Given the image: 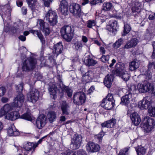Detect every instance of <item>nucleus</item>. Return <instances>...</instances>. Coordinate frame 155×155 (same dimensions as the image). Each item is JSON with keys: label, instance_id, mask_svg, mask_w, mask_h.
I'll use <instances>...</instances> for the list:
<instances>
[{"label": "nucleus", "instance_id": "obj_1", "mask_svg": "<svg viewBox=\"0 0 155 155\" xmlns=\"http://www.w3.org/2000/svg\"><path fill=\"white\" fill-rule=\"evenodd\" d=\"M25 98L22 94L17 96L14 100V102L5 105L0 110V117L5 115L8 112L14 110L15 108H20L21 107L24 102Z\"/></svg>", "mask_w": 155, "mask_h": 155}, {"label": "nucleus", "instance_id": "obj_2", "mask_svg": "<svg viewBox=\"0 0 155 155\" xmlns=\"http://www.w3.org/2000/svg\"><path fill=\"white\" fill-rule=\"evenodd\" d=\"M74 31L71 26L65 25L61 28L60 32L63 39L67 42H70L73 37Z\"/></svg>", "mask_w": 155, "mask_h": 155}, {"label": "nucleus", "instance_id": "obj_3", "mask_svg": "<svg viewBox=\"0 0 155 155\" xmlns=\"http://www.w3.org/2000/svg\"><path fill=\"white\" fill-rule=\"evenodd\" d=\"M37 64L36 59L33 57L27 58L23 62L22 69L23 71H29L36 67Z\"/></svg>", "mask_w": 155, "mask_h": 155}, {"label": "nucleus", "instance_id": "obj_4", "mask_svg": "<svg viewBox=\"0 0 155 155\" xmlns=\"http://www.w3.org/2000/svg\"><path fill=\"white\" fill-rule=\"evenodd\" d=\"M141 128L145 133L150 132L153 129L155 125L154 120L148 116L144 117L142 124H141Z\"/></svg>", "mask_w": 155, "mask_h": 155}, {"label": "nucleus", "instance_id": "obj_5", "mask_svg": "<svg viewBox=\"0 0 155 155\" xmlns=\"http://www.w3.org/2000/svg\"><path fill=\"white\" fill-rule=\"evenodd\" d=\"M69 11L73 15L77 18H80L84 13L81 10V5L77 3H73L69 6Z\"/></svg>", "mask_w": 155, "mask_h": 155}, {"label": "nucleus", "instance_id": "obj_6", "mask_svg": "<svg viewBox=\"0 0 155 155\" xmlns=\"http://www.w3.org/2000/svg\"><path fill=\"white\" fill-rule=\"evenodd\" d=\"M86 96L83 92H77L73 96V101L78 105H81L84 104L86 101Z\"/></svg>", "mask_w": 155, "mask_h": 155}, {"label": "nucleus", "instance_id": "obj_7", "mask_svg": "<svg viewBox=\"0 0 155 155\" xmlns=\"http://www.w3.org/2000/svg\"><path fill=\"white\" fill-rule=\"evenodd\" d=\"M57 17L55 12L49 10L46 14L45 18L48 21L50 25L53 26L57 22Z\"/></svg>", "mask_w": 155, "mask_h": 155}, {"label": "nucleus", "instance_id": "obj_8", "mask_svg": "<svg viewBox=\"0 0 155 155\" xmlns=\"http://www.w3.org/2000/svg\"><path fill=\"white\" fill-rule=\"evenodd\" d=\"M40 92L37 89L32 88L28 93L27 98L28 100L33 103H35L38 101L39 97Z\"/></svg>", "mask_w": 155, "mask_h": 155}, {"label": "nucleus", "instance_id": "obj_9", "mask_svg": "<svg viewBox=\"0 0 155 155\" xmlns=\"http://www.w3.org/2000/svg\"><path fill=\"white\" fill-rule=\"evenodd\" d=\"M82 141L81 136L77 134H74L72 138H71V147L73 150L78 149L81 146Z\"/></svg>", "mask_w": 155, "mask_h": 155}, {"label": "nucleus", "instance_id": "obj_10", "mask_svg": "<svg viewBox=\"0 0 155 155\" xmlns=\"http://www.w3.org/2000/svg\"><path fill=\"white\" fill-rule=\"evenodd\" d=\"M114 72V74L123 78V75L125 74L126 71L125 65L122 62H119L116 64Z\"/></svg>", "mask_w": 155, "mask_h": 155}, {"label": "nucleus", "instance_id": "obj_11", "mask_svg": "<svg viewBox=\"0 0 155 155\" xmlns=\"http://www.w3.org/2000/svg\"><path fill=\"white\" fill-rule=\"evenodd\" d=\"M152 103L150 98L146 97L139 102V107L141 109H146L152 107Z\"/></svg>", "mask_w": 155, "mask_h": 155}, {"label": "nucleus", "instance_id": "obj_12", "mask_svg": "<svg viewBox=\"0 0 155 155\" xmlns=\"http://www.w3.org/2000/svg\"><path fill=\"white\" fill-rule=\"evenodd\" d=\"M38 22H39V28L42 30L44 35L45 36L48 35L51 32L48 25L42 19H39Z\"/></svg>", "mask_w": 155, "mask_h": 155}, {"label": "nucleus", "instance_id": "obj_13", "mask_svg": "<svg viewBox=\"0 0 155 155\" xmlns=\"http://www.w3.org/2000/svg\"><path fill=\"white\" fill-rule=\"evenodd\" d=\"M86 149L89 152L94 153L99 151L100 147L98 144L93 142H88L87 145Z\"/></svg>", "mask_w": 155, "mask_h": 155}, {"label": "nucleus", "instance_id": "obj_14", "mask_svg": "<svg viewBox=\"0 0 155 155\" xmlns=\"http://www.w3.org/2000/svg\"><path fill=\"white\" fill-rule=\"evenodd\" d=\"M68 2L66 0H62L59 5V10L61 14L65 16L68 14Z\"/></svg>", "mask_w": 155, "mask_h": 155}, {"label": "nucleus", "instance_id": "obj_15", "mask_svg": "<svg viewBox=\"0 0 155 155\" xmlns=\"http://www.w3.org/2000/svg\"><path fill=\"white\" fill-rule=\"evenodd\" d=\"M46 124V118L44 114L40 115L36 121V126L39 129L43 128Z\"/></svg>", "mask_w": 155, "mask_h": 155}, {"label": "nucleus", "instance_id": "obj_16", "mask_svg": "<svg viewBox=\"0 0 155 155\" xmlns=\"http://www.w3.org/2000/svg\"><path fill=\"white\" fill-rule=\"evenodd\" d=\"M30 33L33 34L35 35H36L40 39L42 45L45 43V40L41 32L38 30H35L33 29L30 30L29 31H25L24 32L23 34L25 36L28 35Z\"/></svg>", "mask_w": 155, "mask_h": 155}, {"label": "nucleus", "instance_id": "obj_17", "mask_svg": "<svg viewBox=\"0 0 155 155\" xmlns=\"http://www.w3.org/2000/svg\"><path fill=\"white\" fill-rule=\"evenodd\" d=\"M137 87L139 91L141 93L149 91L152 87V84L145 81L143 83L138 84Z\"/></svg>", "mask_w": 155, "mask_h": 155}, {"label": "nucleus", "instance_id": "obj_18", "mask_svg": "<svg viewBox=\"0 0 155 155\" xmlns=\"http://www.w3.org/2000/svg\"><path fill=\"white\" fill-rule=\"evenodd\" d=\"M126 15V12L125 10H123L121 13H120L119 15H114L112 16L113 18H116L117 19H122L124 23V29L123 30V32L121 33L122 36H125L126 35V25L125 24L124 20L123 19L125 17Z\"/></svg>", "mask_w": 155, "mask_h": 155}, {"label": "nucleus", "instance_id": "obj_19", "mask_svg": "<svg viewBox=\"0 0 155 155\" xmlns=\"http://www.w3.org/2000/svg\"><path fill=\"white\" fill-rule=\"evenodd\" d=\"M115 103L113 102L106 100V99L104 98L102 100L101 104V106L105 109L110 110L114 107Z\"/></svg>", "mask_w": 155, "mask_h": 155}, {"label": "nucleus", "instance_id": "obj_20", "mask_svg": "<svg viewBox=\"0 0 155 155\" xmlns=\"http://www.w3.org/2000/svg\"><path fill=\"white\" fill-rule=\"evenodd\" d=\"M130 118L132 123L135 126L139 125L141 122L140 116L136 112L131 114L130 115Z\"/></svg>", "mask_w": 155, "mask_h": 155}, {"label": "nucleus", "instance_id": "obj_21", "mask_svg": "<svg viewBox=\"0 0 155 155\" xmlns=\"http://www.w3.org/2000/svg\"><path fill=\"white\" fill-rule=\"evenodd\" d=\"M19 114L17 111H14L10 113H7L5 114V117L8 120L13 121L19 118Z\"/></svg>", "mask_w": 155, "mask_h": 155}, {"label": "nucleus", "instance_id": "obj_22", "mask_svg": "<svg viewBox=\"0 0 155 155\" xmlns=\"http://www.w3.org/2000/svg\"><path fill=\"white\" fill-rule=\"evenodd\" d=\"M109 22L110 25L109 26L111 28L110 29H108V30L110 31H111L112 32H116L119 27V26L117 21L114 20L110 21Z\"/></svg>", "mask_w": 155, "mask_h": 155}, {"label": "nucleus", "instance_id": "obj_23", "mask_svg": "<svg viewBox=\"0 0 155 155\" xmlns=\"http://www.w3.org/2000/svg\"><path fill=\"white\" fill-rule=\"evenodd\" d=\"M62 90L63 93H65L67 94L69 97H71L72 95L73 91L71 87L66 86L62 84V87H59Z\"/></svg>", "mask_w": 155, "mask_h": 155}, {"label": "nucleus", "instance_id": "obj_24", "mask_svg": "<svg viewBox=\"0 0 155 155\" xmlns=\"http://www.w3.org/2000/svg\"><path fill=\"white\" fill-rule=\"evenodd\" d=\"M54 51L57 55L61 53L63 50V46L61 42H60L55 45L54 46Z\"/></svg>", "mask_w": 155, "mask_h": 155}, {"label": "nucleus", "instance_id": "obj_25", "mask_svg": "<svg viewBox=\"0 0 155 155\" xmlns=\"http://www.w3.org/2000/svg\"><path fill=\"white\" fill-rule=\"evenodd\" d=\"M84 63L88 66H94L97 63V61L92 59L90 55L85 58Z\"/></svg>", "mask_w": 155, "mask_h": 155}, {"label": "nucleus", "instance_id": "obj_26", "mask_svg": "<svg viewBox=\"0 0 155 155\" xmlns=\"http://www.w3.org/2000/svg\"><path fill=\"white\" fill-rule=\"evenodd\" d=\"M8 133L9 136H16L19 134V132L16 130L14 125L11 124L9 127L8 130Z\"/></svg>", "mask_w": 155, "mask_h": 155}, {"label": "nucleus", "instance_id": "obj_27", "mask_svg": "<svg viewBox=\"0 0 155 155\" xmlns=\"http://www.w3.org/2000/svg\"><path fill=\"white\" fill-rule=\"evenodd\" d=\"M28 7L30 8L33 13L36 10L37 0H26Z\"/></svg>", "mask_w": 155, "mask_h": 155}, {"label": "nucleus", "instance_id": "obj_28", "mask_svg": "<svg viewBox=\"0 0 155 155\" xmlns=\"http://www.w3.org/2000/svg\"><path fill=\"white\" fill-rule=\"evenodd\" d=\"M141 4L138 2H136L134 4L132 8V12L134 15H135L138 14L140 12L141 9Z\"/></svg>", "mask_w": 155, "mask_h": 155}, {"label": "nucleus", "instance_id": "obj_29", "mask_svg": "<svg viewBox=\"0 0 155 155\" xmlns=\"http://www.w3.org/2000/svg\"><path fill=\"white\" fill-rule=\"evenodd\" d=\"M113 79V77L111 75H108L106 77L104 82V84L107 87H110Z\"/></svg>", "mask_w": 155, "mask_h": 155}, {"label": "nucleus", "instance_id": "obj_30", "mask_svg": "<svg viewBox=\"0 0 155 155\" xmlns=\"http://www.w3.org/2000/svg\"><path fill=\"white\" fill-rule=\"evenodd\" d=\"M47 117L50 123H52L57 117L56 113L54 111H50L48 112Z\"/></svg>", "mask_w": 155, "mask_h": 155}, {"label": "nucleus", "instance_id": "obj_31", "mask_svg": "<svg viewBox=\"0 0 155 155\" xmlns=\"http://www.w3.org/2000/svg\"><path fill=\"white\" fill-rule=\"evenodd\" d=\"M24 148L26 150L30 151L32 150H35L36 147L35 143L27 142L26 144L24 145Z\"/></svg>", "mask_w": 155, "mask_h": 155}, {"label": "nucleus", "instance_id": "obj_32", "mask_svg": "<svg viewBox=\"0 0 155 155\" xmlns=\"http://www.w3.org/2000/svg\"><path fill=\"white\" fill-rule=\"evenodd\" d=\"M104 135V132L102 130L97 134L94 135V139L97 142L100 143L102 141L103 137Z\"/></svg>", "mask_w": 155, "mask_h": 155}, {"label": "nucleus", "instance_id": "obj_33", "mask_svg": "<svg viewBox=\"0 0 155 155\" xmlns=\"http://www.w3.org/2000/svg\"><path fill=\"white\" fill-rule=\"evenodd\" d=\"M138 40L136 38H134L131 39L127 43V48H130L135 46L138 43Z\"/></svg>", "mask_w": 155, "mask_h": 155}, {"label": "nucleus", "instance_id": "obj_34", "mask_svg": "<svg viewBox=\"0 0 155 155\" xmlns=\"http://www.w3.org/2000/svg\"><path fill=\"white\" fill-rule=\"evenodd\" d=\"M124 40L122 38L118 39L113 44L112 47L115 49L119 48L123 43Z\"/></svg>", "mask_w": 155, "mask_h": 155}, {"label": "nucleus", "instance_id": "obj_35", "mask_svg": "<svg viewBox=\"0 0 155 155\" xmlns=\"http://www.w3.org/2000/svg\"><path fill=\"white\" fill-rule=\"evenodd\" d=\"M139 64L138 62L133 61L129 64V68L131 71H134L138 68Z\"/></svg>", "mask_w": 155, "mask_h": 155}, {"label": "nucleus", "instance_id": "obj_36", "mask_svg": "<svg viewBox=\"0 0 155 155\" xmlns=\"http://www.w3.org/2000/svg\"><path fill=\"white\" fill-rule=\"evenodd\" d=\"M113 6L112 3L110 2H104L102 6V10L106 11H110Z\"/></svg>", "mask_w": 155, "mask_h": 155}, {"label": "nucleus", "instance_id": "obj_37", "mask_svg": "<svg viewBox=\"0 0 155 155\" xmlns=\"http://www.w3.org/2000/svg\"><path fill=\"white\" fill-rule=\"evenodd\" d=\"M60 155H68L65 153H61ZM72 155H87L86 152L83 149H80L74 152Z\"/></svg>", "mask_w": 155, "mask_h": 155}, {"label": "nucleus", "instance_id": "obj_38", "mask_svg": "<svg viewBox=\"0 0 155 155\" xmlns=\"http://www.w3.org/2000/svg\"><path fill=\"white\" fill-rule=\"evenodd\" d=\"M57 90V88L56 87L53 88L51 87L49 88L50 94L52 95V97L54 99L56 97Z\"/></svg>", "mask_w": 155, "mask_h": 155}, {"label": "nucleus", "instance_id": "obj_39", "mask_svg": "<svg viewBox=\"0 0 155 155\" xmlns=\"http://www.w3.org/2000/svg\"><path fill=\"white\" fill-rule=\"evenodd\" d=\"M21 118L30 121L32 120L31 114L28 112L22 114L21 116Z\"/></svg>", "mask_w": 155, "mask_h": 155}, {"label": "nucleus", "instance_id": "obj_40", "mask_svg": "<svg viewBox=\"0 0 155 155\" xmlns=\"http://www.w3.org/2000/svg\"><path fill=\"white\" fill-rule=\"evenodd\" d=\"M97 22L96 20H89L87 21L86 25L87 28H91L93 26H96Z\"/></svg>", "mask_w": 155, "mask_h": 155}, {"label": "nucleus", "instance_id": "obj_41", "mask_svg": "<svg viewBox=\"0 0 155 155\" xmlns=\"http://www.w3.org/2000/svg\"><path fill=\"white\" fill-rule=\"evenodd\" d=\"M108 128H113L116 124V120L115 118H111L110 120L107 121Z\"/></svg>", "mask_w": 155, "mask_h": 155}, {"label": "nucleus", "instance_id": "obj_42", "mask_svg": "<svg viewBox=\"0 0 155 155\" xmlns=\"http://www.w3.org/2000/svg\"><path fill=\"white\" fill-rule=\"evenodd\" d=\"M137 155H146V150L143 147H140L136 149Z\"/></svg>", "mask_w": 155, "mask_h": 155}, {"label": "nucleus", "instance_id": "obj_43", "mask_svg": "<svg viewBox=\"0 0 155 155\" xmlns=\"http://www.w3.org/2000/svg\"><path fill=\"white\" fill-rule=\"evenodd\" d=\"M23 86V83L21 82L20 83V84H18L16 86V89L18 93V95H19L21 94H22L23 95V94H22V91L24 88ZM17 96H18V95Z\"/></svg>", "mask_w": 155, "mask_h": 155}, {"label": "nucleus", "instance_id": "obj_44", "mask_svg": "<svg viewBox=\"0 0 155 155\" xmlns=\"http://www.w3.org/2000/svg\"><path fill=\"white\" fill-rule=\"evenodd\" d=\"M61 109L62 112V114L68 115L69 113L68 111V105L66 104L63 105L61 106Z\"/></svg>", "mask_w": 155, "mask_h": 155}, {"label": "nucleus", "instance_id": "obj_45", "mask_svg": "<svg viewBox=\"0 0 155 155\" xmlns=\"http://www.w3.org/2000/svg\"><path fill=\"white\" fill-rule=\"evenodd\" d=\"M148 112L150 116L152 117L155 116V107H150L148 110Z\"/></svg>", "mask_w": 155, "mask_h": 155}, {"label": "nucleus", "instance_id": "obj_46", "mask_svg": "<svg viewBox=\"0 0 155 155\" xmlns=\"http://www.w3.org/2000/svg\"><path fill=\"white\" fill-rule=\"evenodd\" d=\"M110 56L108 55H104L100 58L101 61L105 63L108 61L109 59Z\"/></svg>", "mask_w": 155, "mask_h": 155}, {"label": "nucleus", "instance_id": "obj_47", "mask_svg": "<svg viewBox=\"0 0 155 155\" xmlns=\"http://www.w3.org/2000/svg\"><path fill=\"white\" fill-rule=\"evenodd\" d=\"M83 78L84 79L85 81L87 82H88L92 80V78L91 76L88 75V73H86L83 76Z\"/></svg>", "mask_w": 155, "mask_h": 155}, {"label": "nucleus", "instance_id": "obj_48", "mask_svg": "<svg viewBox=\"0 0 155 155\" xmlns=\"http://www.w3.org/2000/svg\"><path fill=\"white\" fill-rule=\"evenodd\" d=\"M6 92L5 88L3 86L0 87V97L4 96Z\"/></svg>", "mask_w": 155, "mask_h": 155}, {"label": "nucleus", "instance_id": "obj_49", "mask_svg": "<svg viewBox=\"0 0 155 155\" xmlns=\"http://www.w3.org/2000/svg\"><path fill=\"white\" fill-rule=\"evenodd\" d=\"M107 99H106V100L113 102L115 103V101L114 100L113 96L112 94H108L107 96Z\"/></svg>", "mask_w": 155, "mask_h": 155}, {"label": "nucleus", "instance_id": "obj_50", "mask_svg": "<svg viewBox=\"0 0 155 155\" xmlns=\"http://www.w3.org/2000/svg\"><path fill=\"white\" fill-rule=\"evenodd\" d=\"M102 2V0H92L90 2V4L91 6L95 5L97 4Z\"/></svg>", "mask_w": 155, "mask_h": 155}, {"label": "nucleus", "instance_id": "obj_51", "mask_svg": "<svg viewBox=\"0 0 155 155\" xmlns=\"http://www.w3.org/2000/svg\"><path fill=\"white\" fill-rule=\"evenodd\" d=\"M132 94L130 93V92H129L128 95L127 94V104L129 103L130 101L132 100Z\"/></svg>", "mask_w": 155, "mask_h": 155}, {"label": "nucleus", "instance_id": "obj_52", "mask_svg": "<svg viewBox=\"0 0 155 155\" xmlns=\"http://www.w3.org/2000/svg\"><path fill=\"white\" fill-rule=\"evenodd\" d=\"M121 102L120 104L122 105H126V95L122 97H121Z\"/></svg>", "mask_w": 155, "mask_h": 155}, {"label": "nucleus", "instance_id": "obj_53", "mask_svg": "<svg viewBox=\"0 0 155 155\" xmlns=\"http://www.w3.org/2000/svg\"><path fill=\"white\" fill-rule=\"evenodd\" d=\"M75 48L76 50H78L82 47V45L81 42H78L74 44Z\"/></svg>", "mask_w": 155, "mask_h": 155}, {"label": "nucleus", "instance_id": "obj_54", "mask_svg": "<svg viewBox=\"0 0 155 155\" xmlns=\"http://www.w3.org/2000/svg\"><path fill=\"white\" fill-rule=\"evenodd\" d=\"M28 9L25 6H23L21 9V11L22 15H25L27 13Z\"/></svg>", "mask_w": 155, "mask_h": 155}, {"label": "nucleus", "instance_id": "obj_55", "mask_svg": "<svg viewBox=\"0 0 155 155\" xmlns=\"http://www.w3.org/2000/svg\"><path fill=\"white\" fill-rule=\"evenodd\" d=\"M44 5L45 6L48 7L50 5V3L52 1L51 0H43Z\"/></svg>", "mask_w": 155, "mask_h": 155}, {"label": "nucleus", "instance_id": "obj_56", "mask_svg": "<svg viewBox=\"0 0 155 155\" xmlns=\"http://www.w3.org/2000/svg\"><path fill=\"white\" fill-rule=\"evenodd\" d=\"M152 45L153 47V50L152 55V57L153 58H155V41L153 42Z\"/></svg>", "mask_w": 155, "mask_h": 155}, {"label": "nucleus", "instance_id": "obj_57", "mask_svg": "<svg viewBox=\"0 0 155 155\" xmlns=\"http://www.w3.org/2000/svg\"><path fill=\"white\" fill-rule=\"evenodd\" d=\"M16 3L18 7H21L23 5V2L21 0H17Z\"/></svg>", "mask_w": 155, "mask_h": 155}, {"label": "nucleus", "instance_id": "obj_58", "mask_svg": "<svg viewBox=\"0 0 155 155\" xmlns=\"http://www.w3.org/2000/svg\"><path fill=\"white\" fill-rule=\"evenodd\" d=\"M118 155H126V148L121 149Z\"/></svg>", "mask_w": 155, "mask_h": 155}, {"label": "nucleus", "instance_id": "obj_59", "mask_svg": "<svg viewBox=\"0 0 155 155\" xmlns=\"http://www.w3.org/2000/svg\"><path fill=\"white\" fill-rule=\"evenodd\" d=\"M146 77L148 79H150L152 77V74L150 72L149 70H148L147 71V73L146 74Z\"/></svg>", "mask_w": 155, "mask_h": 155}, {"label": "nucleus", "instance_id": "obj_60", "mask_svg": "<svg viewBox=\"0 0 155 155\" xmlns=\"http://www.w3.org/2000/svg\"><path fill=\"white\" fill-rule=\"evenodd\" d=\"M66 118L64 116H61L60 117L59 122L61 123L65 121Z\"/></svg>", "mask_w": 155, "mask_h": 155}, {"label": "nucleus", "instance_id": "obj_61", "mask_svg": "<svg viewBox=\"0 0 155 155\" xmlns=\"http://www.w3.org/2000/svg\"><path fill=\"white\" fill-rule=\"evenodd\" d=\"M18 39L22 41H24L26 40V37L24 35H21L18 37Z\"/></svg>", "mask_w": 155, "mask_h": 155}, {"label": "nucleus", "instance_id": "obj_62", "mask_svg": "<svg viewBox=\"0 0 155 155\" xmlns=\"http://www.w3.org/2000/svg\"><path fill=\"white\" fill-rule=\"evenodd\" d=\"M100 52L103 55L105 53V50L103 47L101 46L100 47Z\"/></svg>", "mask_w": 155, "mask_h": 155}, {"label": "nucleus", "instance_id": "obj_63", "mask_svg": "<svg viewBox=\"0 0 155 155\" xmlns=\"http://www.w3.org/2000/svg\"><path fill=\"white\" fill-rule=\"evenodd\" d=\"M155 18V13L150 14L149 15L148 18L150 20H152L154 19Z\"/></svg>", "mask_w": 155, "mask_h": 155}, {"label": "nucleus", "instance_id": "obj_64", "mask_svg": "<svg viewBox=\"0 0 155 155\" xmlns=\"http://www.w3.org/2000/svg\"><path fill=\"white\" fill-rule=\"evenodd\" d=\"M150 92H151L152 94H155V86H153L152 84V87L151 89L149 91Z\"/></svg>", "mask_w": 155, "mask_h": 155}]
</instances>
